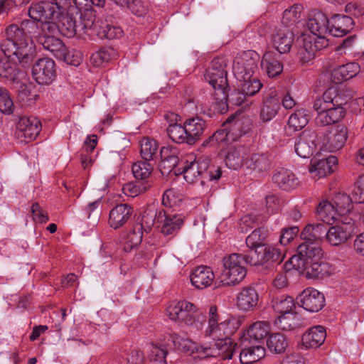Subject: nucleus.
<instances>
[{
  "mask_svg": "<svg viewBox=\"0 0 364 364\" xmlns=\"http://www.w3.org/2000/svg\"><path fill=\"white\" fill-rule=\"evenodd\" d=\"M56 33L55 23H43L39 26L34 21L24 20L20 24L12 23L6 28V38L1 41L0 48L7 56L25 66L30 64L34 57L33 39L55 55L65 53V46L54 36Z\"/></svg>",
  "mask_w": 364,
  "mask_h": 364,
  "instance_id": "nucleus-1",
  "label": "nucleus"
},
{
  "mask_svg": "<svg viewBox=\"0 0 364 364\" xmlns=\"http://www.w3.org/2000/svg\"><path fill=\"white\" fill-rule=\"evenodd\" d=\"M228 61L225 57L218 56L213 59L205 74V80L214 88L215 109L220 112L228 110V83L227 78Z\"/></svg>",
  "mask_w": 364,
  "mask_h": 364,
  "instance_id": "nucleus-2",
  "label": "nucleus"
},
{
  "mask_svg": "<svg viewBox=\"0 0 364 364\" xmlns=\"http://www.w3.org/2000/svg\"><path fill=\"white\" fill-rule=\"evenodd\" d=\"M183 173L188 183H195L200 181V184L203 185L206 180L219 179L222 172L220 167L210 165L209 158L201 156L190 162L186 161Z\"/></svg>",
  "mask_w": 364,
  "mask_h": 364,
  "instance_id": "nucleus-3",
  "label": "nucleus"
},
{
  "mask_svg": "<svg viewBox=\"0 0 364 364\" xmlns=\"http://www.w3.org/2000/svg\"><path fill=\"white\" fill-rule=\"evenodd\" d=\"M170 319L200 329L205 320L198 307L186 300L172 302L167 308Z\"/></svg>",
  "mask_w": 364,
  "mask_h": 364,
  "instance_id": "nucleus-4",
  "label": "nucleus"
},
{
  "mask_svg": "<svg viewBox=\"0 0 364 364\" xmlns=\"http://www.w3.org/2000/svg\"><path fill=\"white\" fill-rule=\"evenodd\" d=\"M247 264L242 255L233 253L223 259V270L221 282L223 285L232 286L240 283L247 274L245 264Z\"/></svg>",
  "mask_w": 364,
  "mask_h": 364,
  "instance_id": "nucleus-5",
  "label": "nucleus"
},
{
  "mask_svg": "<svg viewBox=\"0 0 364 364\" xmlns=\"http://www.w3.org/2000/svg\"><path fill=\"white\" fill-rule=\"evenodd\" d=\"M218 309L215 306H211L208 311V326L204 331L205 337L218 341L230 337L237 330L235 320L227 318L219 322Z\"/></svg>",
  "mask_w": 364,
  "mask_h": 364,
  "instance_id": "nucleus-6",
  "label": "nucleus"
},
{
  "mask_svg": "<svg viewBox=\"0 0 364 364\" xmlns=\"http://www.w3.org/2000/svg\"><path fill=\"white\" fill-rule=\"evenodd\" d=\"M323 256V251L318 242H304L297 247V254L293 255L286 264V268H292L301 271L305 265L313 262L321 260Z\"/></svg>",
  "mask_w": 364,
  "mask_h": 364,
  "instance_id": "nucleus-7",
  "label": "nucleus"
},
{
  "mask_svg": "<svg viewBox=\"0 0 364 364\" xmlns=\"http://www.w3.org/2000/svg\"><path fill=\"white\" fill-rule=\"evenodd\" d=\"M82 24L84 33L91 36L96 35L101 39L118 38L123 35V31L119 26L110 24L107 21H95L92 17L86 18L85 16L82 17Z\"/></svg>",
  "mask_w": 364,
  "mask_h": 364,
  "instance_id": "nucleus-8",
  "label": "nucleus"
},
{
  "mask_svg": "<svg viewBox=\"0 0 364 364\" xmlns=\"http://www.w3.org/2000/svg\"><path fill=\"white\" fill-rule=\"evenodd\" d=\"M259 57L253 50L244 51L238 53L232 65L233 73L237 79H245L252 77L257 70Z\"/></svg>",
  "mask_w": 364,
  "mask_h": 364,
  "instance_id": "nucleus-9",
  "label": "nucleus"
},
{
  "mask_svg": "<svg viewBox=\"0 0 364 364\" xmlns=\"http://www.w3.org/2000/svg\"><path fill=\"white\" fill-rule=\"evenodd\" d=\"M355 225L354 220L344 217L338 223L331 227L326 233L327 242L333 246H338L346 242L354 234Z\"/></svg>",
  "mask_w": 364,
  "mask_h": 364,
  "instance_id": "nucleus-10",
  "label": "nucleus"
},
{
  "mask_svg": "<svg viewBox=\"0 0 364 364\" xmlns=\"http://www.w3.org/2000/svg\"><path fill=\"white\" fill-rule=\"evenodd\" d=\"M348 136V129L343 124H338L328 130L321 139V148L329 152L340 150L345 145Z\"/></svg>",
  "mask_w": 364,
  "mask_h": 364,
  "instance_id": "nucleus-11",
  "label": "nucleus"
},
{
  "mask_svg": "<svg viewBox=\"0 0 364 364\" xmlns=\"http://www.w3.org/2000/svg\"><path fill=\"white\" fill-rule=\"evenodd\" d=\"M41 122L35 117H22L16 125V136L23 143H28L34 139L40 133Z\"/></svg>",
  "mask_w": 364,
  "mask_h": 364,
  "instance_id": "nucleus-12",
  "label": "nucleus"
},
{
  "mask_svg": "<svg viewBox=\"0 0 364 364\" xmlns=\"http://www.w3.org/2000/svg\"><path fill=\"white\" fill-rule=\"evenodd\" d=\"M156 228L164 235H173L181 229L184 222L181 215L168 213L164 210L156 213Z\"/></svg>",
  "mask_w": 364,
  "mask_h": 364,
  "instance_id": "nucleus-13",
  "label": "nucleus"
},
{
  "mask_svg": "<svg viewBox=\"0 0 364 364\" xmlns=\"http://www.w3.org/2000/svg\"><path fill=\"white\" fill-rule=\"evenodd\" d=\"M32 75L40 85H49L56 77L55 63L48 58L39 59L32 68Z\"/></svg>",
  "mask_w": 364,
  "mask_h": 364,
  "instance_id": "nucleus-14",
  "label": "nucleus"
},
{
  "mask_svg": "<svg viewBox=\"0 0 364 364\" xmlns=\"http://www.w3.org/2000/svg\"><path fill=\"white\" fill-rule=\"evenodd\" d=\"M294 34L292 30L284 25H279L272 33L271 43L279 53H287L293 45Z\"/></svg>",
  "mask_w": 364,
  "mask_h": 364,
  "instance_id": "nucleus-15",
  "label": "nucleus"
},
{
  "mask_svg": "<svg viewBox=\"0 0 364 364\" xmlns=\"http://www.w3.org/2000/svg\"><path fill=\"white\" fill-rule=\"evenodd\" d=\"M236 344L234 343L230 337L216 341L210 347L201 349V355L204 358L208 357H220L223 360L230 359L235 352Z\"/></svg>",
  "mask_w": 364,
  "mask_h": 364,
  "instance_id": "nucleus-16",
  "label": "nucleus"
},
{
  "mask_svg": "<svg viewBox=\"0 0 364 364\" xmlns=\"http://www.w3.org/2000/svg\"><path fill=\"white\" fill-rule=\"evenodd\" d=\"M298 304L309 312H318L325 305L322 293L313 288L304 289L297 297Z\"/></svg>",
  "mask_w": 364,
  "mask_h": 364,
  "instance_id": "nucleus-17",
  "label": "nucleus"
},
{
  "mask_svg": "<svg viewBox=\"0 0 364 364\" xmlns=\"http://www.w3.org/2000/svg\"><path fill=\"white\" fill-rule=\"evenodd\" d=\"M240 120H230L228 119L223 124V127L217 130L211 136L208 138L207 142L220 143L235 140L237 137L242 135V132L235 133L241 127Z\"/></svg>",
  "mask_w": 364,
  "mask_h": 364,
  "instance_id": "nucleus-18",
  "label": "nucleus"
},
{
  "mask_svg": "<svg viewBox=\"0 0 364 364\" xmlns=\"http://www.w3.org/2000/svg\"><path fill=\"white\" fill-rule=\"evenodd\" d=\"M347 102L346 99H342L341 93L334 87H330L326 90L322 97L317 98L313 105L314 109L317 114L328 109L331 106L344 105Z\"/></svg>",
  "mask_w": 364,
  "mask_h": 364,
  "instance_id": "nucleus-19",
  "label": "nucleus"
},
{
  "mask_svg": "<svg viewBox=\"0 0 364 364\" xmlns=\"http://www.w3.org/2000/svg\"><path fill=\"white\" fill-rule=\"evenodd\" d=\"M316 138L317 135L315 132L304 131L295 142L294 147L296 154L301 158L311 156L316 147Z\"/></svg>",
  "mask_w": 364,
  "mask_h": 364,
  "instance_id": "nucleus-20",
  "label": "nucleus"
},
{
  "mask_svg": "<svg viewBox=\"0 0 364 364\" xmlns=\"http://www.w3.org/2000/svg\"><path fill=\"white\" fill-rule=\"evenodd\" d=\"M28 14L34 21H41V25L43 23H51L50 20L58 14V11H55V7L52 2L41 1L31 5Z\"/></svg>",
  "mask_w": 364,
  "mask_h": 364,
  "instance_id": "nucleus-21",
  "label": "nucleus"
},
{
  "mask_svg": "<svg viewBox=\"0 0 364 364\" xmlns=\"http://www.w3.org/2000/svg\"><path fill=\"white\" fill-rule=\"evenodd\" d=\"M272 181L279 188L286 191H291L300 185V181L296 175L288 169L280 168L274 171Z\"/></svg>",
  "mask_w": 364,
  "mask_h": 364,
  "instance_id": "nucleus-22",
  "label": "nucleus"
},
{
  "mask_svg": "<svg viewBox=\"0 0 364 364\" xmlns=\"http://www.w3.org/2000/svg\"><path fill=\"white\" fill-rule=\"evenodd\" d=\"M337 164V159L334 156L311 161L309 172L313 178H320L331 174L333 171V168Z\"/></svg>",
  "mask_w": 364,
  "mask_h": 364,
  "instance_id": "nucleus-23",
  "label": "nucleus"
},
{
  "mask_svg": "<svg viewBox=\"0 0 364 364\" xmlns=\"http://www.w3.org/2000/svg\"><path fill=\"white\" fill-rule=\"evenodd\" d=\"M280 109V97L275 89L271 88L268 91L264 100L260 116L263 121L268 122L274 118Z\"/></svg>",
  "mask_w": 364,
  "mask_h": 364,
  "instance_id": "nucleus-24",
  "label": "nucleus"
},
{
  "mask_svg": "<svg viewBox=\"0 0 364 364\" xmlns=\"http://www.w3.org/2000/svg\"><path fill=\"white\" fill-rule=\"evenodd\" d=\"M258 302L259 294L255 287L251 286L242 288L237 296V306L243 311L253 310Z\"/></svg>",
  "mask_w": 364,
  "mask_h": 364,
  "instance_id": "nucleus-25",
  "label": "nucleus"
},
{
  "mask_svg": "<svg viewBox=\"0 0 364 364\" xmlns=\"http://www.w3.org/2000/svg\"><path fill=\"white\" fill-rule=\"evenodd\" d=\"M214 279L215 274L213 271L207 266L196 267L190 275L192 285L198 289H203L210 286Z\"/></svg>",
  "mask_w": 364,
  "mask_h": 364,
  "instance_id": "nucleus-26",
  "label": "nucleus"
},
{
  "mask_svg": "<svg viewBox=\"0 0 364 364\" xmlns=\"http://www.w3.org/2000/svg\"><path fill=\"white\" fill-rule=\"evenodd\" d=\"M132 208L127 204L122 203L114 206L109 212V224L111 228L118 229L123 226L130 218L132 214Z\"/></svg>",
  "mask_w": 364,
  "mask_h": 364,
  "instance_id": "nucleus-27",
  "label": "nucleus"
},
{
  "mask_svg": "<svg viewBox=\"0 0 364 364\" xmlns=\"http://www.w3.org/2000/svg\"><path fill=\"white\" fill-rule=\"evenodd\" d=\"M354 21L348 16L337 14L330 20L329 33L333 36L341 37L353 29Z\"/></svg>",
  "mask_w": 364,
  "mask_h": 364,
  "instance_id": "nucleus-28",
  "label": "nucleus"
},
{
  "mask_svg": "<svg viewBox=\"0 0 364 364\" xmlns=\"http://www.w3.org/2000/svg\"><path fill=\"white\" fill-rule=\"evenodd\" d=\"M330 20L325 14L315 11L311 14L307 27L313 35H326L329 33Z\"/></svg>",
  "mask_w": 364,
  "mask_h": 364,
  "instance_id": "nucleus-29",
  "label": "nucleus"
},
{
  "mask_svg": "<svg viewBox=\"0 0 364 364\" xmlns=\"http://www.w3.org/2000/svg\"><path fill=\"white\" fill-rule=\"evenodd\" d=\"M326 338L325 328L321 326H316L303 334L301 341L306 348H316L323 343Z\"/></svg>",
  "mask_w": 364,
  "mask_h": 364,
  "instance_id": "nucleus-30",
  "label": "nucleus"
},
{
  "mask_svg": "<svg viewBox=\"0 0 364 364\" xmlns=\"http://www.w3.org/2000/svg\"><path fill=\"white\" fill-rule=\"evenodd\" d=\"M143 232L141 225H134L132 228L122 233L120 238V244L124 252H130L139 245L142 240Z\"/></svg>",
  "mask_w": 364,
  "mask_h": 364,
  "instance_id": "nucleus-31",
  "label": "nucleus"
},
{
  "mask_svg": "<svg viewBox=\"0 0 364 364\" xmlns=\"http://www.w3.org/2000/svg\"><path fill=\"white\" fill-rule=\"evenodd\" d=\"M342 105L331 106L328 109L317 114L316 123L321 126H327L340 121L345 116V110Z\"/></svg>",
  "mask_w": 364,
  "mask_h": 364,
  "instance_id": "nucleus-32",
  "label": "nucleus"
},
{
  "mask_svg": "<svg viewBox=\"0 0 364 364\" xmlns=\"http://www.w3.org/2000/svg\"><path fill=\"white\" fill-rule=\"evenodd\" d=\"M171 338L175 347L177 348L178 350L184 353H188L190 355H193L195 353L197 354L196 355L194 356L195 358H204V357L201 355L200 351L202 348H205V347L198 346L193 341L188 338H182L176 333L171 334Z\"/></svg>",
  "mask_w": 364,
  "mask_h": 364,
  "instance_id": "nucleus-33",
  "label": "nucleus"
},
{
  "mask_svg": "<svg viewBox=\"0 0 364 364\" xmlns=\"http://www.w3.org/2000/svg\"><path fill=\"white\" fill-rule=\"evenodd\" d=\"M360 71L357 63H349L335 68L331 73V80L338 84L355 77Z\"/></svg>",
  "mask_w": 364,
  "mask_h": 364,
  "instance_id": "nucleus-34",
  "label": "nucleus"
},
{
  "mask_svg": "<svg viewBox=\"0 0 364 364\" xmlns=\"http://www.w3.org/2000/svg\"><path fill=\"white\" fill-rule=\"evenodd\" d=\"M240 82L242 93H237L240 97L235 100V105H240L244 101V96H253L258 92L262 87L260 81L255 77H250L245 79H237Z\"/></svg>",
  "mask_w": 364,
  "mask_h": 364,
  "instance_id": "nucleus-35",
  "label": "nucleus"
},
{
  "mask_svg": "<svg viewBox=\"0 0 364 364\" xmlns=\"http://www.w3.org/2000/svg\"><path fill=\"white\" fill-rule=\"evenodd\" d=\"M247 154V149L245 146L230 147L225 157L226 166L232 169H237L245 165Z\"/></svg>",
  "mask_w": 364,
  "mask_h": 364,
  "instance_id": "nucleus-36",
  "label": "nucleus"
},
{
  "mask_svg": "<svg viewBox=\"0 0 364 364\" xmlns=\"http://www.w3.org/2000/svg\"><path fill=\"white\" fill-rule=\"evenodd\" d=\"M185 124L188 136V144H193L203 134L206 128L205 122L197 117L187 119Z\"/></svg>",
  "mask_w": 364,
  "mask_h": 364,
  "instance_id": "nucleus-37",
  "label": "nucleus"
},
{
  "mask_svg": "<svg viewBox=\"0 0 364 364\" xmlns=\"http://www.w3.org/2000/svg\"><path fill=\"white\" fill-rule=\"evenodd\" d=\"M6 58L0 60V77L4 80L15 82L18 79V70L16 63L21 64L17 60H14L7 56Z\"/></svg>",
  "mask_w": 364,
  "mask_h": 364,
  "instance_id": "nucleus-38",
  "label": "nucleus"
},
{
  "mask_svg": "<svg viewBox=\"0 0 364 364\" xmlns=\"http://www.w3.org/2000/svg\"><path fill=\"white\" fill-rule=\"evenodd\" d=\"M301 271L306 272V277L315 279L323 278L329 275L332 269L328 263L318 260L305 265Z\"/></svg>",
  "mask_w": 364,
  "mask_h": 364,
  "instance_id": "nucleus-39",
  "label": "nucleus"
},
{
  "mask_svg": "<svg viewBox=\"0 0 364 364\" xmlns=\"http://www.w3.org/2000/svg\"><path fill=\"white\" fill-rule=\"evenodd\" d=\"M56 16L59 18L58 24H56L57 32H60L68 38L75 36L77 33V26L74 18L64 13H58Z\"/></svg>",
  "mask_w": 364,
  "mask_h": 364,
  "instance_id": "nucleus-40",
  "label": "nucleus"
},
{
  "mask_svg": "<svg viewBox=\"0 0 364 364\" xmlns=\"http://www.w3.org/2000/svg\"><path fill=\"white\" fill-rule=\"evenodd\" d=\"M261 66L266 70L269 77L279 75L283 70L282 64L274 58L272 52H267L264 54Z\"/></svg>",
  "mask_w": 364,
  "mask_h": 364,
  "instance_id": "nucleus-41",
  "label": "nucleus"
},
{
  "mask_svg": "<svg viewBox=\"0 0 364 364\" xmlns=\"http://www.w3.org/2000/svg\"><path fill=\"white\" fill-rule=\"evenodd\" d=\"M317 215L321 220L327 224H331L338 218V214L334 204L327 200H323L318 206Z\"/></svg>",
  "mask_w": 364,
  "mask_h": 364,
  "instance_id": "nucleus-42",
  "label": "nucleus"
},
{
  "mask_svg": "<svg viewBox=\"0 0 364 364\" xmlns=\"http://www.w3.org/2000/svg\"><path fill=\"white\" fill-rule=\"evenodd\" d=\"M245 165L247 168L259 173L265 171L270 167L268 158L262 154H253L250 158H246Z\"/></svg>",
  "mask_w": 364,
  "mask_h": 364,
  "instance_id": "nucleus-43",
  "label": "nucleus"
},
{
  "mask_svg": "<svg viewBox=\"0 0 364 364\" xmlns=\"http://www.w3.org/2000/svg\"><path fill=\"white\" fill-rule=\"evenodd\" d=\"M309 117L306 110L299 109L291 114L287 123V130L295 132L303 129L308 123Z\"/></svg>",
  "mask_w": 364,
  "mask_h": 364,
  "instance_id": "nucleus-44",
  "label": "nucleus"
},
{
  "mask_svg": "<svg viewBox=\"0 0 364 364\" xmlns=\"http://www.w3.org/2000/svg\"><path fill=\"white\" fill-rule=\"evenodd\" d=\"M270 332V323L268 321H259L252 323L247 330V336L256 341L263 340Z\"/></svg>",
  "mask_w": 364,
  "mask_h": 364,
  "instance_id": "nucleus-45",
  "label": "nucleus"
},
{
  "mask_svg": "<svg viewBox=\"0 0 364 364\" xmlns=\"http://www.w3.org/2000/svg\"><path fill=\"white\" fill-rule=\"evenodd\" d=\"M353 202V197L346 193H338L334 197L333 204L341 218H343L346 213H350Z\"/></svg>",
  "mask_w": 364,
  "mask_h": 364,
  "instance_id": "nucleus-46",
  "label": "nucleus"
},
{
  "mask_svg": "<svg viewBox=\"0 0 364 364\" xmlns=\"http://www.w3.org/2000/svg\"><path fill=\"white\" fill-rule=\"evenodd\" d=\"M272 307L279 314H291L295 308V304L291 296H282L272 301Z\"/></svg>",
  "mask_w": 364,
  "mask_h": 364,
  "instance_id": "nucleus-47",
  "label": "nucleus"
},
{
  "mask_svg": "<svg viewBox=\"0 0 364 364\" xmlns=\"http://www.w3.org/2000/svg\"><path fill=\"white\" fill-rule=\"evenodd\" d=\"M168 137L176 143L188 144V136L186 131V124H171L166 129Z\"/></svg>",
  "mask_w": 364,
  "mask_h": 364,
  "instance_id": "nucleus-48",
  "label": "nucleus"
},
{
  "mask_svg": "<svg viewBox=\"0 0 364 364\" xmlns=\"http://www.w3.org/2000/svg\"><path fill=\"white\" fill-rule=\"evenodd\" d=\"M159 145L156 140L144 137L140 141V154L146 161L152 160L157 154Z\"/></svg>",
  "mask_w": 364,
  "mask_h": 364,
  "instance_id": "nucleus-49",
  "label": "nucleus"
},
{
  "mask_svg": "<svg viewBox=\"0 0 364 364\" xmlns=\"http://www.w3.org/2000/svg\"><path fill=\"white\" fill-rule=\"evenodd\" d=\"M303 7L301 4H294L289 9H286L283 13L282 24L289 28L299 22Z\"/></svg>",
  "mask_w": 364,
  "mask_h": 364,
  "instance_id": "nucleus-50",
  "label": "nucleus"
},
{
  "mask_svg": "<svg viewBox=\"0 0 364 364\" xmlns=\"http://www.w3.org/2000/svg\"><path fill=\"white\" fill-rule=\"evenodd\" d=\"M268 348L276 353L284 352L288 346L286 337L279 333L272 334L267 341Z\"/></svg>",
  "mask_w": 364,
  "mask_h": 364,
  "instance_id": "nucleus-51",
  "label": "nucleus"
},
{
  "mask_svg": "<svg viewBox=\"0 0 364 364\" xmlns=\"http://www.w3.org/2000/svg\"><path fill=\"white\" fill-rule=\"evenodd\" d=\"M151 187L149 181H136L135 183H129L123 186L124 193L129 197H135L141 193L146 192Z\"/></svg>",
  "mask_w": 364,
  "mask_h": 364,
  "instance_id": "nucleus-52",
  "label": "nucleus"
},
{
  "mask_svg": "<svg viewBox=\"0 0 364 364\" xmlns=\"http://www.w3.org/2000/svg\"><path fill=\"white\" fill-rule=\"evenodd\" d=\"M264 348L260 346H255L243 349L240 354L241 363H244V358L250 356V359L247 363H255L264 356Z\"/></svg>",
  "mask_w": 364,
  "mask_h": 364,
  "instance_id": "nucleus-53",
  "label": "nucleus"
},
{
  "mask_svg": "<svg viewBox=\"0 0 364 364\" xmlns=\"http://www.w3.org/2000/svg\"><path fill=\"white\" fill-rule=\"evenodd\" d=\"M265 251L264 246L251 247L247 254L244 257L248 264L253 266L264 264V257Z\"/></svg>",
  "mask_w": 364,
  "mask_h": 364,
  "instance_id": "nucleus-54",
  "label": "nucleus"
},
{
  "mask_svg": "<svg viewBox=\"0 0 364 364\" xmlns=\"http://www.w3.org/2000/svg\"><path fill=\"white\" fill-rule=\"evenodd\" d=\"M132 173L137 180L146 181L152 171V167L150 164L146 161H138L132 165Z\"/></svg>",
  "mask_w": 364,
  "mask_h": 364,
  "instance_id": "nucleus-55",
  "label": "nucleus"
},
{
  "mask_svg": "<svg viewBox=\"0 0 364 364\" xmlns=\"http://www.w3.org/2000/svg\"><path fill=\"white\" fill-rule=\"evenodd\" d=\"M183 200V196L173 188L166 190L162 197L164 206L173 208L178 206Z\"/></svg>",
  "mask_w": 364,
  "mask_h": 364,
  "instance_id": "nucleus-56",
  "label": "nucleus"
},
{
  "mask_svg": "<svg viewBox=\"0 0 364 364\" xmlns=\"http://www.w3.org/2000/svg\"><path fill=\"white\" fill-rule=\"evenodd\" d=\"M14 105L6 88L0 86V111L6 114L13 112Z\"/></svg>",
  "mask_w": 364,
  "mask_h": 364,
  "instance_id": "nucleus-57",
  "label": "nucleus"
},
{
  "mask_svg": "<svg viewBox=\"0 0 364 364\" xmlns=\"http://www.w3.org/2000/svg\"><path fill=\"white\" fill-rule=\"evenodd\" d=\"M267 237V230L264 228H259L255 229L247 237L246 243L249 247L264 246L263 242Z\"/></svg>",
  "mask_w": 364,
  "mask_h": 364,
  "instance_id": "nucleus-58",
  "label": "nucleus"
},
{
  "mask_svg": "<svg viewBox=\"0 0 364 364\" xmlns=\"http://www.w3.org/2000/svg\"><path fill=\"white\" fill-rule=\"evenodd\" d=\"M314 37L309 41V47H308V43H306L305 48L306 50L309 49L310 53H314L315 52L320 50L328 46V40L326 38V35H314Z\"/></svg>",
  "mask_w": 364,
  "mask_h": 364,
  "instance_id": "nucleus-59",
  "label": "nucleus"
},
{
  "mask_svg": "<svg viewBox=\"0 0 364 364\" xmlns=\"http://www.w3.org/2000/svg\"><path fill=\"white\" fill-rule=\"evenodd\" d=\"M134 225H141V232H149L151 230L154 225H156V213L151 210L144 211L142 215L140 223H136Z\"/></svg>",
  "mask_w": 364,
  "mask_h": 364,
  "instance_id": "nucleus-60",
  "label": "nucleus"
},
{
  "mask_svg": "<svg viewBox=\"0 0 364 364\" xmlns=\"http://www.w3.org/2000/svg\"><path fill=\"white\" fill-rule=\"evenodd\" d=\"M295 314H279L276 319V324L284 331H289L296 325Z\"/></svg>",
  "mask_w": 364,
  "mask_h": 364,
  "instance_id": "nucleus-61",
  "label": "nucleus"
},
{
  "mask_svg": "<svg viewBox=\"0 0 364 364\" xmlns=\"http://www.w3.org/2000/svg\"><path fill=\"white\" fill-rule=\"evenodd\" d=\"M168 354L166 348L164 346H158L156 344H151L150 349V358L156 361H159L166 364V357Z\"/></svg>",
  "mask_w": 364,
  "mask_h": 364,
  "instance_id": "nucleus-62",
  "label": "nucleus"
},
{
  "mask_svg": "<svg viewBox=\"0 0 364 364\" xmlns=\"http://www.w3.org/2000/svg\"><path fill=\"white\" fill-rule=\"evenodd\" d=\"M17 92L18 99L23 105H29L33 101L35 95L31 94L27 85L20 83Z\"/></svg>",
  "mask_w": 364,
  "mask_h": 364,
  "instance_id": "nucleus-63",
  "label": "nucleus"
},
{
  "mask_svg": "<svg viewBox=\"0 0 364 364\" xmlns=\"http://www.w3.org/2000/svg\"><path fill=\"white\" fill-rule=\"evenodd\" d=\"M352 197L355 203H364V176L359 177L353 190Z\"/></svg>",
  "mask_w": 364,
  "mask_h": 364,
  "instance_id": "nucleus-64",
  "label": "nucleus"
}]
</instances>
